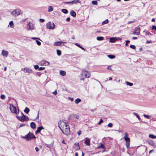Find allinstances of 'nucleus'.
<instances>
[{"mask_svg":"<svg viewBox=\"0 0 156 156\" xmlns=\"http://www.w3.org/2000/svg\"><path fill=\"white\" fill-rule=\"evenodd\" d=\"M34 68L35 69H39V66L37 65H35L34 66Z\"/></svg>","mask_w":156,"mask_h":156,"instance_id":"49530a36","label":"nucleus"},{"mask_svg":"<svg viewBox=\"0 0 156 156\" xmlns=\"http://www.w3.org/2000/svg\"><path fill=\"white\" fill-rule=\"evenodd\" d=\"M46 27L48 29H53L55 28V25L53 23L48 22L47 24Z\"/></svg>","mask_w":156,"mask_h":156,"instance_id":"0eeeda50","label":"nucleus"},{"mask_svg":"<svg viewBox=\"0 0 156 156\" xmlns=\"http://www.w3.org/2000/svg\"><path fill=\"white\" fill-rule=\"evenodd\" d=\"M25 126V125L24 124L21 123L20 124V125L19 126V127H21L22 126Z\"/></svg>","mask_w":156,"mask_h":156,"instance_id":"864d4df0","label":"nucleus"},{"mask_svg":"<svg viewBox=\"0 0 156 156\" xmlns=\"http://www.w3.org/2000/svg\"><path fill=\"white\" fill-rule=\"evenodd\" d=\"M75 145L76 147H75V149L76 150H79L80 148V147L79 145V143H75Z\"/></svg>","mask_w":156,"mask_h":156,"instance_id":"412c9836","label":"nucleus"},{"mask_svg":"<svg viewBox=\"0 0 156 156\" xmlns=\"http://www.w3.org/2000/svg\"><path fill=\"white\" fill-rule=\"evenodd\" d=\"M108 19L106 20L105 21H103L102 23V24L104 25L105 24L108 23Z\"/></svg>","mask_w":156,"mask_h":156,"instance_id":"e433bc0d","label":"nucleus"},{"mask_svg":"<svg viewBox=\"0 0 156 156\" xmlns=\"http://www.w3.org/2000/svg\"><path fill=\"white\" fill-rule=\"evenodd\" d=\"M36 124L34 122H31L30 123V126L33 129L35 128L36 127Z\"/></svg>","mask_w":156,"mask_h":156,"instance_id":"aec40b11","label":"nucleus"},{"mask_svg":"<svg viewBox=\"0 0 156 156\" xmlns=\"http://www.w3.org/2000/svg\"><path fill=\"white\" fill-rule=\"evenodd\" d=\"M133 114L136 116V117L139 120H140V116L136 113L133 112Z\"/></svg>","mask_w":156,"mask_h":156,"instance_id":"2f4dec72","label":"nucleus"},{"mask_svg":"<svg viewBox=\"0 0 156 156\" xmlns=\"http://www.w3.org/2000/svg\"><path fill=\"white\" fill-rule=\"evenodd\" d=\"M148 143L149 145L152 146H154V145L155 144V143L152 140L149 141L148 142Z\"/></svg>","mask_w":156,"mask_h":156,"instance_id":"b1692460","label":"nucleus"},{"mask_svg":"<svg viewBox=\"0 0 156 156\" xmlns=\"http://www.w3.org/2000/svg\"><path fill=\"white\" fill-rule=\"evenodd\" d=\"M61 11L65 14H67L68 12V11L66 9H62L61 10Z\"/></svg>","mask_w":156,"mask_h":156,"instance_id":"a878e982","label":"nucleus"},{"mask_svg":"<svg viewBox=\"0 0 156 156\" xmlns=\"http://www.w3.org/2000/svg\"><path fill=\"white\" fill-rule=\"evenodd\" d=\"M108 127L111 128L112 127L113 124L112 123H109L108 125Z\"/></svg>","mask_w":156,"mask_h":156,"instance_id":"c03bdc74","label":"nucleus"},{"mask_svg":"<svg viewBox=\"0 0 156 156\" xmlns=\"http://www.w3.org/2000/svg\"><path fill=\"white\" fill-rule=\"evenodd\" d=\"M23 71L25 73H32L33 71L29 68L25 67L24 68Z\"/></svg>","mask_w":156,"mask_h":156,"instance_id":"9b49d317","label":"nucleus"},{"mask_svg":"<svg viewBox=\"0 0 156 156\" xmlns=\"http://www.w3.org/2000/svg\"><path fill=\"white\" fill-rule=\"evenodd\" d=\"M66 42H62V41H58L54 42V45L55 46H60L62 44H66Z\"/></svg>","mask_w":156,"mask_h":156,"instance_id":"f8f14e48","label":"nucleus"},{"mask_svg":"<svg viewBox=\"0 0 156 156\" xmlns=\"http://www.w3.org/2000/svg\"><path fill=\"white\" fill-rule=\"evenodd\" d=\"M39 21L41 22H43L44 21V20L42 19H39Z\"/></svg>","mask_w":156,"mask_h":156,"instance_id":"5fc2aeb1","label":"nucleus"},{"mask_svg":"<svg viewBox=\"0 0 156 156\" xmlns=\"http://www.w3.org/2000/svg\"><path fill=\"white\" fill-rule=\"evenodd\" d=\"M92 4L94 5H97L98 4V2L96 1H93L92 2Z\"/></svg>","mask_w":156,"mask_h":156,"instance_id":"58836bf2","label":"nucleus"},{"mask_svg":"<svg viewBox=\"0 0 156 156\" xmlns=\"http://www.w3.org/2000/svg\"><path fill=\"white\" fill-rule=\"evenodd\" d=\"M9 108L11 112L12 113L16 114H17L19 113V110L17 112L16 107L12 104H10Z\"/></svg>","mask_w":156,"mask_h":156,"instance_id":"20e7f679","label":"nucleus"},{"mask_svg":"<svg viewBox=\"0 0 156 156\" xmlns=\"http://www.w3.org/2000/svg\"><path fill=\"white\" fill-rule=\"evenodd\" d=\"M81 133V131H79L77 133V134L79 136H80Z\"/></svg>","mask_w":156,"mask_h":156,"instance_id":"052dcab7","label":"nucleus"},{"mask_svg":"<svg viewBox=\"0 0 156 156\" xmlns=\"http://www.w3.org/2000/svg\"><path fill=\"white\" fill-rule=\"evenodd\" d=\"M111 67V66H108V67H107V69H108L112 70Z\"/></svg>","mask_w":156,"mask_h":156,"instance_id":"0e129e2a","label":"nucleus"},{"mask_svg":"<svg viewBox=\"0 0 156 156\" xmlns=\"http://www.w3.org/2000/svg\"><path fill=\"white\" fill-rule=\"evenodd\" d=\"M76 119H79V116L76 114H75L74 115V117Z\"/></svg>","mask_w":156,"mask_h":156,"instance_id":"a19ab883","label":"nucleus"},{"mask_svg":"<svg viewBox=\"0 0 156 156\" xmlns=\"http://www.w3.org/2000/svg\"><path fill=\"white\" fill-rule=\"evenodd\" d=\"M70 20V19L69 17H68L66 19V20L67 22H69Z\"/></svg>","mask_w":156,"mask_h":156,"instance_id":"bf43d9fd","label":"nucleus"},{"mask_svg":"<svg viewBox=\"0 0 156 156\" xmlns=\"http://www.w3.org/2000/svg\"><path fill=\"white\" fill-rule=\"evenodd\" d=\"M35 150H36V152H37L39 151V149H38V148L37 147H36L35 148Z\"/></svg>","mask_w":156,"mask_h":156,"instance_id":"e2e57ef3","label":"nucleus"},{"mask_svg":"<svg viewBox=\"0 0 156 156\" xmlns=\"http://www.w3.org/2000/svg\"><path fill=\"white\" fill-rule=\"evenodd\" d=\"M99 148H100L102 149H105V147L104 145L102 144H101V145L99 147Z\"/></svg>","mask_w":156,"mask_h":156,"instance_id":"ea45409f","label":"nucleus"},{"mask_svg":"<svg viewBox=\"0 0 156 156\" xmlns=\"http://www.w3.org/2000/svg\"><path fill=\"white\" fill-rule=\"evenodd\" d=\"M53 94L56 95L57 94V91L56 90H55L54 92H53Z\"/></svg>","mask_w":156,"mask_h":156,"instance_id":"4d7b16f0","label":"nucleus"},{"mask_svg":"<svg viewBox=\"0 0 156 156\" xmlns=\"http://www.w3.org/2000/svg\"><path fill=\"white\" fill-rule=\"evenodd\" d=\"M68 99L70 100L71 101H73V100H74V99L73 98H71V97H68Z\"/></svg>","mask_w":156,"mask_h":156,"instance_id":"603ef678","label":"nucleus"},{"mask_svg":"<svg viewBox=\"0 0 156 156\" xmlns=\"http://www.w3.org/2000/svg\"><path fill=\"white\" fill-rule=\"evenodd\" d=\"M67 124V123L61 120L59 121L58 122V126L60 129L62 128L63 126L66 125Z\"/></svg>","mask_w":156,"mask_h":156,"instance_id":"1a4fd4ad","label":"nucleus"},{"mask_svg":"<svg viewBox=\"0 0 156 156\" xmlns=\"http://www.w3.org/2000/svg\"><path fill=\"white\" fill-rule=\"evenodd\" d=\"M140 27H137L135 28L133 30V33L134 34L138 35L140 34Z\"/></svg>","mask_w":156,"mask_h":156,"instance_id":"9d476101","label":"nucleus"},{"mask_svg":"<svg viewBox=\"0 0 156 156\" xmlns=\"http://www.w3.org/2000/svg\"><path fill=\"white\" fill-rule=\"evenodd\" d=\"M75 44L84 51H85V49L83 47L81 46L79 44L77 43H75Z\"/></svg>","mask_w":156,"mask_h":156,"instance_id":"393cba45","label":"nucleus"},{"mask_svg":"<svg viewBox=\"0 0 156 156\" xmlns=\"http://www.w3.org/2000/svg\"><path fill=\"white\" fill-rule=\"evenodd\" d=\"M76 3V4L77 2H79V3H80L81 1L79 0H75Z\"/></svg>","mask_w":156,"mask_h":156,"instance_id":"13d9d810","label":"nucleus"},{"mask_svg":"<svg viewBox=\"0 0 156 156\" xmlns=\"http://www.w3.org/2000/svg\"><path fill=\"white\" fill-rule=\"evenodd\" d=\"M5 96L4 94H2L1 95L0 98L2 99H4L5 98Z\"/></svg>","mask_w":156,"mask_h":156,"instance_id":"37998d69","label":"nucleus"},{"mask_svg":"<svg viewBox=\"0 0 156 156\" xmlns=\"http://www.w3.org/2000/svg\"><path fill=\"white\" fill-rule=\"evenodd\" d=\"M57 54L58 55L60 56L61 54V52L60 50L57 49L56 50Z\"/></svg>","mask_w":156,"mask_h":156,"instance_id":"c9c22d12","label":"nucleus"},{"mask_svg":"<svg viewBox=\"0 0 156 156\" xmlns=\"http://www.w3.org/2000/svg\"><path fill=\"white\" fill-rule=\"evenodd\" d=\"M45 69V67H41L39 68L38 70H39L41 71Z\"/></svg>","mask_w":156,"mask_h":156,"instance_id":"8fccbe9b","label":"nucleus"},{"mask_svg":"<svg viewBox=\"0 0 156 156\" xmlns=\"http://www.w3.org/2000/svg\"><path fill=\"white\" fill-rule=\"evenodd\" d=\"M21 114L22 115H21V116H24V117H25V118L27 116H26L25 115H24L23 114V112H21Z\"/></svg>","mask_w":156,"mask_h":156,"instance_id":"680f3d73","label":"nucleus"},{"mask_svg":"<svg viewBox=\"0 0 156 156\" xmlns=\"http://www.w3.org/2000/svg\"><path fill=\"white\" fill-rule=\"evenodd\" d=\"M126 42V44H125V45L126 46H128V44L130 42V41L129 40H126L125 41Z\"/></svg>","mask_w":156,"mask_h":156,"instance_id":"de8ad7c7","label":"nucleus"},{"mask_svg":"<svg viewBox=\"0 0 156 156\" xmlns=\"http://www.w3.org/2000/svg\"><path fill=\"white\" fill-rule=\"evenodd\" d=\"M62 133L66 135H68L70 133V129L69 126H67V127L62 131Z\"/></svg>","mask_w":156,"mask_h":156,"instance_id":"6e6552de","label":"nucleus"},{"mask_svg":"<svg viewBox=\"0 0 156 156\" xmlns=\"http://www.w3.org/2000/svg\"><path fill=\"white\" fill-rule=\"evenodd\" d=\"M107 56L108 58L111 59H113L115 58V56L114 55H109Z\"/></svg>","mask_w":156,"mask_h":156,"instance_id":"cd10ccee","label":"nucleus"},{"mask_svg":"<svg viewBox=\"0 0 156 156\" xmlns=\"http://www.w3.org/2000/svg\"><path fill=\"white\" fill-rule=\"evenodd\" d=\"M64 3L65 4H71V2H65Z\"/></svg>","mask_w":156,"mask_h":156,"instance_id":"338daca9","label":"nucleus"},{"mask_svg":"<svg viewBox=\"0 0 156 156\" xmlns=\"http://www.w3.org/2000/svg\"><path fill=\"white\" fill-rule=\"evenodd\" d=\"M69 125L68 124H67L66 125H65L63 126L61 129H60L62 131L63 130H64L65 129H66L67 127V126H68Z\"/></svg>","mask_w":156,"mask_h":156,"instance_id":"72a5a7b5","label":"nucleus"},{"mask_svg":"<svg viewBox=\"0 0 156 156\" xmlns=\"http://www.w3.org/2000/svg\"><path fill=\"white\" fill-rule=\"evenodd\" d=\"M46 146H47V147H51V145H48V144H46Z\"/></svg>","mask_w":156,"mask_h":156,"instance_id":"774afa93","label":"nucleus"},{"mask_svg":"<svg viewBox=\"0 0 156 156\" xmlns=\"http://www.w3.org/2000/svg\"><path fill=\"white\" fill-rule=\"evenodd\" d=\"M152 30H155L156 31V26H155L153 25L152 27Z\"/></svg>","mask_w":156,"mask_h":156,"instance_id":"3c124183","label":"nucleus"},{"mask_svg":"<svg viewBox=\"0 0 156 156\" xmlns=\"http://www.w3.org/2000/svg\"><path fill=\"white\" fill-rule=\"evenodd\" d=\"M134 21H135L134 20H133V21H129L128 22V24L133 23L134 22Z\"/></svg>","mask_w":156,"mask_h":156,"instance_id":"6e6d98bb","label":"nucleus"},{"mask_svg":"<svg viewBox=\"0 0 156 156\" xmlns=\"http://www.w3.org/2000/svg\"><path fill=\"white\" fill-rule=\"evenodd\" d=\"M103 122V120L102 119H101L99 122L98 123V124L99 125H100Z\"/></svg>","mask_w":156,"mask_h":156,"instance_id":"09e8293b","label":"nucleus"},{"mask_svg":"<svg viewBox=\"0 0 156 156\" xmlns=\"http://www.w3.org/2000/svg\"><path fill=\"white\" fill-rule=\"evenodd\" d=\"M44 129V128L42 126L38 127L37 128V129L35 131V133L36 134H37L38 133H40L42 129Z\"/></svg>","mask_w":156,"mask_h":156,"instance_id":"2eb2a0df","label":"nucleus"},{"mask_svg":"<svg viewBox=\"0 0 156 156\" xmlns=\"http://www.w3.org/2000/svg\"><path fill=\"white\" fill-rule=\"evenodd\" d=\"M34 27V25L33 23H31L30 22H29L28 23L27 28L29 30H32L33 29V27Z\"/></svg>","mask_w":156,"mask_h":156,"instance_id":"ddd939ff","label":"nucleus"},{"mask_svg":"<svg viewBox=\"0 0 156 156\" xmlns=\"http://www.w3.org/2000/svg\"><path fill=\"white\" fill-rule=\"evenodd\" d=\"M24 111L27 114H28L30 111V109L26 107L24 110Z\"/></svg>","mask_w":156,"mask_h":156,"instance_id":"bb28decb","label":"nucleus"},{"mask_svg":"<svg viewBox=\"0 0 156 156\" xmlns=\"http://www.w3.org/2000/svg\"><path fill=\"white\" fill-rule=\"evenodd\" d=\"M143 115L145 118H147L148 119H150L151 118V116L149 115L144 114Z\"/></svg>","mask_w":156,"mask_h":156,"instance_id":"4c0bfd02","label":"nucleus"},{"mask_svg":"<svg viewBox=\"0 0 156 156\" xmlns=\"http://www.w3.org/2000/svg\"><path fill=\"white\" fill-rule=\"evenodd\" d=\"M49 64V62L46 61H42L40 63V65L42 66V65H48Z\"/></svg>","mask_w":156,"mask_h":156,"instance_id":"a211bd4d","label":"nucleus"},{"mask_svg":"<svg viewBox=\"0 0 156 156\" xmlns=\"http://www.w3.org/2000/svg\"><path fill=\"white\" fill-rule=\"evenodd\" d=\"M84 143L87 146H89L90 145V140L87 137L85 138Z\"/></svg>","mask_w":156,"mask_h":156,"instance_id":"f3484780","label":"nucleus"},{"mask_svg":"<svg viewBox=\"0 0 156 156\" xmlns=\"http://www.w3.org/2000/svg\"><path fill=\"white\" fill-rule=\"evenodd\" d=\"M118 40V39L116 37H111L109 38V42L111 43H114Z\"/></svg>","mask_w":156,"mask_h":156,"instance_id":"dca6fc26","label":"nucleus"},{"mask_svg":"<svg viewBox=\"0 0 156 156\" xmlns=\"http://www.w3.org/2000/svg\"><path fill=\"white\" fill-rule=\"evenodd\" d=\"M59 73L60 74L63 76H64L66 75V72L64 71L60 70L59 71Z\"/></svg>","mask_w":156,"mask_h":156,"instance_id":"4be33fe9","label":"nucleus"},{"mask_svg":"<svg viewBox=\"0 0 156 156\" xmlns=\"http://www.w3.org/2000/svg\"><path fill=\"white\" fill-rule=\"evenodd\" d=\"M16 117L21 122L27 121L29 120L28 117H26L25 118L24 116H20L17 115H16Z\"/></svg>","mask_w":156,"mask_h":156,"instance_id":"423d86ee","label":"nucleus"},{"mask_svg":"<svg viewBox=\"0 0 156 156\" xmlns=\"http://www.w3.org/2000/svg\"><path fill=\"white\" fill-rule=\"evenodd\" d=\"M126 83L127 85H129L130 86H132L133 85V83H130L128 81H126Z\"/></svg>","mask_w":156,"mask_h":156,"instance_id":"f704fd0d","label":"nucleus"},{"mask_svg":"<svg viewBox=\"0 0 156 156\" xmlns=\"http://www.w3.org/2000/svg\"><path fill=\"white\" fill-rule=\"evenodd\" d=\"M9 24L11 28H13L14 27V25L13 22L12 21H11L9 22Z\"/></svg>","mask_w":156,"mask_h":156,"instance_id":"7c9ffc66","label":"nucleus"},{"mask_svg":"<svg viewBox=\"0 0 156 156\" xmlns=\"http://www.w3.org/2000/svg\"><path fill=\"white\" fill-rule=\"evenodd\" d=\"M2 54L3 56L7 57L8 55V52L7 51L3 50L2 51Z\"/></svg>","mask_w":156,"mask_h":156,"instance_id":"4468645a","label":"nucleus"},{"mask_svg":"<svg viewBox=\"0 0 156 156\" xmlns=\"http://www.w3.org/2000/svg\"><path fill=\"white\" fill-rule=\"evenodd\" d=\"M97 39L98 41H102L104 40V37H97Z\"/></svg>","mask_w":156,"mask_h":156,"instance_id":"c756f323","label":"nucleus"},{"mask_svg":"<svg viewBox=\"0 0 156 156\" xmlns=\"http://www.w3.org/2000/svg\"><path fill=\"white\" fill-rule=\"evenodd\" d=\"M128 134L126 133H125L124 139L126 142V146L127 148H129L130 146V139L128 137Z\"/></svg>","mask_w":156,"mask_h":156,"instance_id":"f03ea898","label":"nucleus"},{"mask_svg":"<svg viewBox=\"0 0 156 156\" xmlns=\"http://www.w3.org/2000/svg\"><path fill=\"white\" fill-rule=\"evenodd\" d=\"M130 47L132 48V49H136V47L135 45H131L130 46Z\"/></svg>","mask_w":156,"mask_h":156,"instance_id":"79ce46f5","label":"nucleus"},{"mask_svg":"<svg viewBox=\"0 0 156 156\" xmlns=\"http://www.w3.org/2000/svg\"><path fill=\"white\" fill-rule=\"evenodd\" d=\"M36 42L37 44L39 45V46H40L41 45V43L40 41H39L38 40H36Z\"/></svg>","mask_w":156,"mask_h":156,"instance_id":"a18cd8bd","label":"nucleus"},{"mask_svg":"<svg viewBox=\"0 0 156 156\" xmlns=\"http://www.w3.org/2000/svg\"><path fill=\"white\" fill-rule=\"evenodd\" d=\"M70 15L74 17H75L76 16V12L73 10H72L70 12Z\"/></svg>","mask_w":156,"mask_h":156,"instance_id":"6ab92c4d","label":"nucleus"},{"mask_svg":"<svg viewBox=\"0 0 156 156\" xmlns=\"http://www.w3.org/2000/svg\"><path fill=\"white\" fill-rule=\"evenodd\" d=\"M149 136L150 138H151L152 139H155L156 138V136L152 134H149Z\"/></svg>","mask_w":156,"mask_h":156,"instance_id":"c85d7f7f","label":"nucleus"},{"mask_svg":"<svg viewBox=\"0 0 156 156\" xmlns=\"http://www.w3.org/2000/svg\"><path fill=\"white\" fill-rule=\"evenodd\" d=\"M82 77H85V78H87L90 77L89 73L86 70L83 71L81 74Z\"/></svg>","mask_w":156,"mask_h":156,"instance_id":"39448f33","label":"nucleus"},{"mask_svg":"<svg viewBox=\"0 0 156 156\" xmlns=\"http://www.w3.org/2000/svg\"><path fill=\"white\" fill-rule=\"evenodd\" d=\"M71 4H76L75 1V0H74L71 2Z\"/></svg>","mask_w":156,"mask_h":156,"instance_id":"69168bd1","label":"nucleus"},{"mask_svg":"<svg viewBox=\"0 0 156 156\" xmlns=\"http://www.w3.org/2000/svg\"><path fill=\"white\" fill-rule=\"evenodd\" d=\"M53 10V7L51 6H49L48 7V11L49 12H51Z\"/></svg>","mask_w":156,"mask_h":156,"instance_id":"473e14b6","label":"nucleus"},{"mask_svg":"<svg viewBox=\"0 0 156 156\" xmlns=\"http://www.w3.org/2000/svg\"><path fill=\"white\" fill-rule=\"evenodd\" d=\"M81 101V100L79 98H78L76 99L75 101V103L76 104H78Z\"/></svg>","mask_w":156,"mask_h":156,"instance_id":"5701e85b","label":"nucleus"},{"mask_svg":"<svg viewBox=\"0 0 156 156\" xmlns=\"http://www.w3.org/2000/svg\"><path fill=\"white\" fill-rule=\"evenodd\" d=\"M22 12L21 10L19 9L14 10L11 12V15L14 17H16L20 15Z\"/></svg>","mask_w":156,"mask_h":156,"instance_id":"7ed1b4c3","label":"nucleus"},{"mask_svg":"<svg viewBox=\"0 0 156 156\" xmlns=\"http://www.w3.org/2000/svg\"><path fill=\"white\" fill-rule=\"evenodd\" d=\"M22 137L24 139H25L29 141L33 139H35L36 137L34 135L31 133L29 132V133L24 136H22Z\"/></svg>","mask_w":156,"mask_h":156,"instance_id":"f257e3e1","label":"nucleus"}]
</instances>
